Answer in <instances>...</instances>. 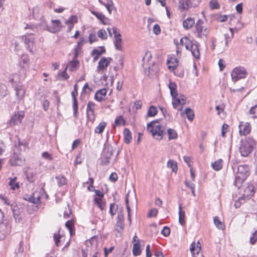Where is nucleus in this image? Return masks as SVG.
<instances>
[{
    "label": "nucleus",
    "instance_id": "obj_1",
    "mask_svg": "<svg viewBox=\"0 0 257 257\" xmlns=\"http://www.w3.org/2000/svg\"><path fill=\"white\" fill-rule=\"evenodd\" d=\"M249 174V168L247 165H240L237 168L235 173L234 185L237 188H240L242 183Z\"/></svg>",
    "mask_w": 257,
    "mask_h": 257
},
{
    "label": "nucleus",
    "instance_id": "obj_2",
    "mask_svg": "<svg viewBox=\"0 0 257 257\" xmlns=\"http://www.w3.org/2000/svg\"><path fill=\"white\" fill-rule=\"evenodd\" d=\"M147 130L152 134V137L157 140H160L163 138L164 130L158 120L152 121L147 124Z\"/></svg>",
    "mask_w": 257,
    "mask_h": 257
},
{
    "label": "nucleus",
    "instance_id": "obj_3",
    "mask_svg": "<svg viewBox=\"0 0 257 257\" xmlns=\"http://www.w3.org/2000/svg\"><path fill=\"white\" fill-rule=\"evenodd\" d=\"M255 146V142L249 137L246 138L244 141H241L239 147V151L241 155L247 157L252 151Z\"/></svg>",
    "mask_w": 257,
    "mask_h": 257
},
{
    "label": "nucleus",
    "instance_id": "obj_4",
    "mask_svg": "<svg viewBox=\"0 0 257 257\" xmlns=\"http://www.w3.org/2000/svg\"><path fill=\"white\" fill-rule=\"evenodd\" d=\"M180 44L182 46H185V48L190 50L193 56L196 59L200 58V52L198 45L194 44L188 37H184L182 38L180 41Z\"/></svg>",
    "mask_w": 257,
    "mask_h": 257
},
{
    "label": "nucleus",
    "instance_id": "obj_5",
    "mask_svg": "<svg viewBox=\"0 0 257 257\" xmlns=\"http://www.w3.org/2000/svg\"><path fill=\"white\" fill-rule=\"evenodd\" d=\"M28 34H25L21 36L22 42L24 43L26 48L32 54L34 53L35 50L36 40L34 36Z\"/></svg>",
    "mask_w": 257,
    "mask_h": 257
},
{
    "label": "nucleus",
    "instance_id": "obj_6",
    "mask_svg": "<svg viewBox=\"0 0 257 257\" xmlns=\"http://www.w3.org/2000/svg\"><path fill=\"white\" fill-rule=\"evenodd\" d=\"M195 27L198 37L202 39L207 38L210 30L204 25V23L202 20L199 19L197 21Z\"/></svg>",
    "mask_w": 257,
    "mask_h": 257
},
{
    "label": "nucleus",
    "instance_id": "obj_7",
    "mask_svg": "<svg viewBox=\"0 0 257 257\" xmlns=\"http://www.w3.org/2000/svg\"><path fill=\"white\" fill-rule=\"evenodd\" d=\"M113 151L114 150L111 146L109 145L105 146L101 161V163L102 165L107 166L110 164Z\"/></svg>",
    "mask_w": 257,
    "mask_h": 257
},
{
    "label": "nucleus",
    "instance_id": "obj_8",
    "mask_svg": "<svg viewBox=\"0 0 257 257\" xmlns=\"http://www.w3.org/2000/svg\"><path fill=\"white\" fill-rule=\"evenodd\" d=\"M247 75V71L243 67H235L231 73V79L234 82H236L239 79L245 78Z\"/></svg>",
    "mask_w": 257,
    "mask_h": 257
},
{
    "label": "nucleus",
    "instance_id": "obj_9",
    "mask_svg": "<svg viewBox=\"0 0 257 257\" xmlns=\"http://www.w3.org/2000/svg\"><path fill=\"white\" fill-rule=\"evenodd\" d=\"M11 164L14 166H21L24 164V159L22 155L19 152V149L16 146L14 150L13 156L10 160Z\"/></svg>",
    "mask_w": 257,
    "mask_h": 257
},
{
    "label": "nucleus",
    "instance_id": "obj_10",
    "mask_svg": "<svg viewBox=\"0 0 257 257\" xmlns=\"http://www.w3.org/2000/svg\"><path fill=\"white\" fill-rule=\"evenodd\" d=\"M186 98L182 94H180L172 98L173 107L178 110H182L183 106L186 103Z\"/></svg>",
    "mask_w": 257,
    "mask_h": 257
},
{
    "label": "nucleus",
    "instance_id": "obj_11",
    "mask_svg": "<svg viewBox=\"0 0 257 257\" xmlns=\"http://www.w3.org/2000/svg\"><path fill=\"white\" fill-rule=\"evenodd\" d=\"M24 116L25 112L23 111L15 112L8 121L9 125L10 126H12L20 124L22 122Z\"/></svg>",
    "mask_w": 257,
    "mask_h": 257
},
{
    "label": "nucleus",
    "instance_id": "obj_12",
    "mask_svg": "<svg viewBox=\"0 0 257 257\" xmlns=\"http://www.w3.org/2000/svg\"><path fill=\"white\" fill-rule=\"evenodd\" d=\"M11 208L13 212V216L17 223H20L22 220V214L23 212V209L20 207L16 204H12Z\"/></svg>",
    "mask_w": 257,
    "mask_h": 257
},
{
    "label": "nucleus",
    "instance_id": "obj_13",
    "mask_svg": "<svg viewBox=\"0 0 257 257\" xmlns=\"http://www.w3.org/2000/svg\"><path fill=\"white\" fill-rule=\"evenodd\" d=\"M45 8L43 6H36L32 9L31 14L30 15V19L39 20L44 17Z\"/></svg>",
    "mask_w": 257,
    "mask_h": 257
},
{
    "label": "nucleus",
    "instance_id": "obj_14",
    "mask_svg": "<svg viewBox=\"0 0 257 257\" xmlns=\"http://www.w3.org/2000/svg\"><path fill=\"white\" fill-rule=\"evenodd\" d=\"M239 133L241 136L249 134L251 131V126L247 122L241 121L238 126Z\"/></svg>",
    "mask_w": 257,
    "mask_h": 257
},
{
    "label": "nucleus",
    "instance_id": "obj_15",
    "mask_svg": "<svg viewBox=\"0 0 257 257\" xmlns=\"http://www.w3.org/2000/svg\"><path fill=\"white\" fill-rule=\"evenodd\" d=\"M78 94L77 92V85L75 84L74 86V90L71 92V95L73 98V107L74 110V115L77 117L78 112V104L76 99V95Z\"/></svg>",
    "mask_w": 257,
    "mask_h": 257
},
{
    "label": "nucleus",
    "instance_id": "obj_16",
    "mask_svg": "<svg viewBox=\"0 0 257 257\" xmlns=\"http://www.w3.org/2000/svg\"><path fill=\"white\" fill-rule=\"evenodd\" d=\"M48 31L55 33L60 31L61 27V23L59 20H52L50 25H49Z\"/></svg>",
    "mask_w": 257,
    "mask_h": 257
},
{
    "label": "nucleus",
    "instance_id": "obj_17",
    "mask_svg": "<svg viewBox=\"0 0 257 257\" xmlns=\"http://www.w3.org/2000/svg\"><path fill=\"white\" fill-rule=\"evenodd\" d=\"M113 34L114 35V44L116 49L121 50V38L120 33H117L116 30L115 28H112Z\"/></svg>",
    "mask_w": 257,
    "mask_h": 257
},
{
    "label": "nucleus",
    "instance_id": "obj_18",
    "mask_svg": "<svg viewBox=\"0 0 257 257\" xmlns=\"http://www.w3.org/2000/svg\"><path fill=\"white\" fill-rule=\"evenodd\" d=\"M111 60H112V58H111L102 57L98 63L97 69L99 70L106 69Z\"/></svg>",
    "mask_w": 257,
    "mask_h": 257
},
{
    "label": "nucleus",
    "instance_id": "obj_19",
    "mask_svg": "<svg viewBox=\"0 0 257 257\" xmlns=\"http://www.w3.org/2000/svg\"><path fill=\"white\" fill-rule=\"evenodd\" d=\"M77 57V54H75L74 59L70 61L66 66V69H68L70 71H74L77 70L79 65V62L76 59Z\"/></svg>",
    "mask_w": 257,
    "mask_h": 257
},
{
    "label": "nucleus",
    "instance_id": "obj_20",
    "mask_svg": "<svg viewBox=\"0 0 257 257\" xmlns=\"http://www.w3.org/2000/svg\"><path fill=\"white\" fill-rule=\"evenodd\" d=\"M201 250V244L199 241L197 243L193 242L191 244L190 251L192 257H195V254H198Z\"/></svg>",
    "mask_w": 257,
    "mask_h": 257
},
{
    "label": "nucleus",
    "instance_id": "obj_21",
    "mask_svg": "<svg viewBox=\"0 0 257 257\" xmlns=\"http://www.w3.org/2000/svg\"><path fill=\"white\" fill-rule=\"evenodd\" d=\"M24 30L26 31L25 34H28L31 33V35L35 36V33L38 32V28L36 25L27 24L24 28Z\"/></svg>",
    "mask_w": 257,
    "mask_h": 257
},
{
    "label": "nucleus",
    "instance_id": "obj_22",
    "mask_svg": "<svg viewBox=\"0 0 257 257\" xmlns=\"http://www.w3.org/2000/svg\"><path fill=\"white\" fill-rule=\"evenodd\" d=\"M195 25V20L191 17H188L183 22V27L186 30L191 29Z\"/></svg>",
    "mask_w": 257,
    "mask_h": 257
},
{
    "label": "nucleus",
    "instance_id": "obj_23",
    "mask_svg": "<svg viewBox=\"0 0 257 257\" xmlns=\"http://www.w3.org/2000/svg\"><path fill=\"white\" fill-rule=\"evenodd\" d=\"M190 4V0H179L178 7L181 11H185L189 8Z\"/></svg>",
    "mask_w": 257,
    "mask_h": 257
},
{
    "label": "nucleus",
    "instance_id": "obj_24",
    "mask_svg": "<svg viewBox=\"0 0 257 257\" xmlns=\"http://www.w3.org/2000/svg\"><path fill=\"white\" fill-rule=\"evenodd\" d=\"M105 52V48L103 46L100 47L99 49H95L92 52V55L93 56L94 61H96L99 57Z\"/></svg>",
    "mask_w": 257,
    "mask_h": 257
},
{
    "label": "nucleus",
    "instance_id": "obj_25",
    "mask_svg": "<svg viewBox=\"0 0 257 257\" xmlns=\"http://www.w3.org/2000/svg\"><path fill=\"white\" fill-rule=\"evenodd\" d=\"M16 95L19 100L22 99L25 94V90L22 85L15 86Z\"/></svg>",
    "mask_w": 257,
    "mask_h": 257
},
{
    "label": "nucleus",
    "instance_id": "obj_26",
    "mask_svg": "<svg viewBox=\"0 0 257 257\" xmlns=\"http://www.w3.org/2000/svg\"><path fill=\"white\" fill-rule=\"evenodd\" d=\"M106 92L107 90L105 88H102L98 90L95 93L94 99L98 101H101L103 99V97L106 95Z\"/></svg>",
    "mask_w": 257,
    "mask_h": 257
},
{
    "label": "nucleus",
    "instance_id": "obj_27",
    "mask_svg": "<svg viewBox=\"0 0 257 257\" xmlns=\"http://www.w3.org/2000/svg\"><path fill=\"white\" fill-rule=\"evenodd\" d=\"M25 174L27 179L30 182H33L35 179V174L33 170L31 168H27L25 172Z\"/></svg>",
    "mask_w": 257,
    "mask_h": 257
},
{
    "label": "nucleus",
    "instance_id": "obj_28",
    "mask_svg": "<svg viewBox=\"0 0 257 257\" xmlns=\"http://www.w3.org/2000/svg\"><path fill=\"white\" fill-rule=\"evenodd\" d=\"M7 226L5 224L0 225V240H4L9 233Z\"/></svg>",
    "mask_w": 257,
    "mask_h": 257
},
{
    "label": "nucleus",
    "instance_id": "obj_29",
    "mask_svg": "<svg viewBox=\"0 0 257 257\" xmlns=\"http://www.w3.org/2000/svg\"><path fill=\"white\" fill-rule=\"evenodd\" d=\"M244 192L242 196L244 198L252 196L254 194V187L252 185H248L244 189Z\"/></svg>",
    "mask_w": 257,
    "mask_h": 257
},
{
    "label": "nucleus",
    "instance_id": "obj_30",
    "mask_svg": "<svg viewBox=\"0 0 257 257\" xmlns=\"http://www.w3.org/2000/svg\"><path fill=\"white\" fill-rule=\"evenodd\" d=\"M123 136H124V142L125 143L128 144L131 143L132 137V133L129 129L125 128L123 131Z\"/></svg>",
    "mask_w": 257,
    "mask_h": 257
},
{
    "label": "nucleus",
    "instance_id": "obj_31",
    "mask_svg": "<svg viewBox=\"0 0 257 257\" xmlns=\"http://www.w3.org/2000/svg\"><path fill=\"white\" fill-rule=\"evenodd\" d=\"M39 20H40V22L37 25H36L37 26V28L39 27L42 30H47L48 31V28L49 26L47 24V21L44 18V16L40 18Z\"/></svg>",
    "mask_w": 257,
    "mask_h": 257
},
{
    "label": "nucleus",
    "instance_id": "obj_32",
    "mask_svg": "<svg viewBox=\"0 0 257 257\" xmlns=\"http://www.w3.org/2000/svg\"><path fill=\"white\" fill-rule=\"evenodd\" d=\"M10 181L9 182V184L11 187V188L13 190H16V189H18L20 187L19 182H17L16 181L17 180V177H15L14 178H10Z\"/></svg>",
    "mask_w": 257,
    "mask_h": 257
},
{
    "label": "nucleus",
    "instance_id": "obj_33",
    "mask_svg": "<svg viewBox=\"0 0 257 257\" xmlns=\"http://www.w3.org/2000/svg\"><path fill=\"white\" fill-rule=\"evenodd\" d=\"M179 208V222L181 225H184L185 224V212L181 209V204H180Z\"/></svg>",
    "mask_w": 257,
    "mask_h": 257
},
{
    "label": "nucleus",
    "instance_id": "obj_34",
    "mask_svg": "<svg viewBox=\"0 0 257 257\" xmlns=\"http://www.w3.org/2000/svg\"><path fill=\"white\" fill-rule=\"evenodd\" d=\"M91 13L95 16L96 17L99 19L103 24H106V21H107L108 19L102 13L95 11H91Z\"/></svg>",
    "mask_w": 257,
    "mask_h": 257
},
{
    "label": "nucleus",
    "instance_id": "obj_35",
    "mask_svg": "<svg viewBox=\"0 0 257 257\" xmlns=\"http://www.w3.org/2000/svg\"><path fill=\"white\" fill-rule=\"evenodd\" d=\"M133 253L135 256H138L141 254V249H140L139 240H138L137 242L134 243L133 248Z\"/></svg>",
    "mask_w": 257,
    "mask_h": 257
},
{
    "label": "nucleus",
    "instance_id": "obj_36",
    "mask_svg": "<svg viewBox=\"0 0 257 257\" xmlns=\"http://www.w3.org/2000/svg\"><path fill=\"white\" fill-rule=\"evenodd\" d=\"M107 123L104 121L100 122L99 124L95 128L94 132L96 134H101L105 127L106 126Z\"/></svg>",
    "mask_w": 257,
    "mask_h": 257
},
{
    "label": "nucleus",
    "instance_id": "obj_37",
    "mask_svg": "<svg viewBox=\"0 0 257 257\" xmlns=\"http://www.w3.org/2000/svg\"><path fill=\"white\" fill-rule=\"evenodd\" d=\"M167 134L168 136V140L169 141L176 139L178 137V134L176 131L173 128H168Z\"/></svg>",
    "mask_w": 257,
    "mask_h": 257
},
{
    "label": "nucleus",
    "instance_id": "obj_38",
    "mask_svg": "<svg viewBox=\"0 0 257 257\" xmlns=\"http://www.w3.org/2000/svg\"><path fill=\"white\" fill-rule=\"evenodd\" d=\"M167 167L171 168L173 172H177L178 170V167L176 162L172 160H169L167 162Z\"/></svg>",
    "mask_w": 257,
    "mask_h": 257
},
{
    "label": "nucleus",
    "instance_id": "obj_39",
    "mask_svg": "<svg viewBox=\"0 0 257 257\" xmlns=\"http://www.w3.org/2000/svg\"><path fill=\"white\" fill-rule=\"evenodd\" d=\"M211 166L214 170H220L222 167V160L219 159L211 164Z\"/></svg>",
    "mask_w": 257,
    "mask_h": 257
},
{
    "label": "nucleus",
    "instance_id": "obj_40",
    "mask_svg": "<svg viewBox=\"0 0 257 257\" xmlns=\"http://www.w3.org/2000/svg\"><path fill=\"white\" fill-rule=\"evenodd\" d=\"M8 88L7 86L0 83V98L5 97L7 95Z\"/></svg>",
    "mask_w": 257,
    "mask_h": 257
},
{
    "label": "nucleus",
    "instance_id": "obj_41",
    "mask_svg": "<svg viewBox=\"0 0 257 257\" xmlns=\"http://www.w3.org/2000/svg\"><path fill=\"white\" fill-rule=\"evenodd\" d=\"M213 221L217 228L222 230L224 229L225 226L223 225L222 222L219 220V218L218 216H215L214 217Z\"/></svg>",
    "mask_w": 257,
    "mask_h": 257
},
{
    "label": "nucleus",
    "instance_id": "obj_42",
    "mask_svg": "<svg viewBox=\"0 0 257 257\" xmlns=\"http://www.w3.org/2000/svg\"><path fill=\"white\" fill-rule=\"evenodd\" d=\"M40 193L38 191H35L30 199L33 203H38L40 202Z\"/></svg>",
    "mask_w": 257,
    "mask_h": 257
},
{
    "label": "nucleus",
    "instance_id": "obj_43",
    "mask_svg": "<svg viewBox=\"0 0 257 257\" xmlns=\"http://www.w3.org/2000/svg\"><path fill=\"white\" fill-rule=\"evenodd\" d=\"M56 179L57 180V185L59 187L64 185L66 184V179L63 176H57L56 177Z\"/></svg>",
    "mask_w": 257,
    "mask_h": 257
},
{
    "label": "nucleus",
    "instance_id": "obj_44",
    "mask_svg": "<svg viewBox=\"0 0 257 257\" xmlns=\"http://www.w3.org/2000/svg\"><path fill=\"white\" fill-rule=\"evenodd\" d=\"M185 113L188 120H192L194 119V113L193 111L191 108L189 107L185 109Z\"/></svg>",
    "mask_w": 257,
    "mask_h": 257
},
{
    "label": "nucleus",
    "instance_id": "obj_45",
    "mask_svg": "<svg viewBox=\"0 0 257 257\" xmlns=\"http://www.w3.org/2000/svg\"><path fill=\"white\" fill-rule=\"evenodd\" d=\"M109 14H111L112 10L114 8V4L111 0H107L104 6Z\"/></svg>",
    "mask_w": 257,
    "mask_h": 257
},
{
    "label": "nucleus",
    "instance_id": "obj_46",
    "mask_svg": "<svg viewBox=\"0 0 257 257\" xmlns=\"http://www.w3.org/2000/svg\"><path fill=\"white\" fill-rule=\"evenodd\" d=\"M66 227L69 229L70 235L72 236L74 233L73 226L74 223L72 220L67 221L65 223Z\"/></svg>",
    "mask_w": 257,
    "mask_h": 257
},
{
    "label": "nucleus",
    "instance_id": "obj_47",
    "mask_svg": "<svg viewBox=\"0 0 257 257\" xmlns=\"http://www.w3.org/2000/svg\"><path fill=\"white\" fill-rule=\"evenodd\" d=\"M117 209V205L115 204V203H111L110 204L109 212L111 216H113L115 214Z\"/></svg>",
    "mask_w": 257,
    "mask_h": 257
},
{
    "label": "nucleus",
    "instance_id": "obj_48",
    "mask_svg": "<svg viewBox=\"0 0 257 257\" xmlns=\"http://www.w3.org/2000/svg\"><path fill=\"white\" fill-rule=\"evenodd\" d=\"M157 108L154 106H151L148 111V116L152 117L155 116L157 113Z\"/></svg>",
    "mask_w": 257,
    "mask_h": 257
},
{
    "label": "nucleus",
    "instance_id": "obj_49",
    "mask_svg": "<svg viewBox=\"0 0 257 257\" xmlns=\"http://www.w3.org/2000/svg\"><path fill=\"white\" fill-rule=\"evenodd\" d=\"M94 201L95 203L101 210L104 209L105 206V202L102 200V199H94Z\"/></svg>",
    "mask_w": 257,
    "mask_h": 257
},
{
    "label": "nucleus",
    "instance_id": "obj_50",
    "mask_svg": "<svg viewBox=\"0 0 257 257\" xmlns=\"http://www.w3.org/2000/svg\"><path fill=\"white\" fill-rule=\"evenodd\" d=\"M167 63H168V68L170 69V70H174L176 67L177 66H178V60L175 59H174V62H172L171 61H169L168 60L167 61Z\"/></svg>",
    "mask_w": 257,
    "mask_h": 257
},
{
    "label": "nucleus",
    "instance_id": "obj_51",
    "mask_svg": "<svg viewBox=\"0 0 257 257\" xmlns=\"http://www.w3.org/2000/svg\"><path fill=\"white\" fill-rule=\"evenodd\" d=\"M249 114L251 115L252 118L257 117V104L252 106L249 111Z\"/></svg>",
    "mask_w": 257,
    "mask_h": 257
},
{
    "label": "nucleus",
    "instance_id": "obj_52",
    "mask_svg": "<svg viewBox=\"0 0 257 257\" xmlns=\"http://www.w3.org/2000/svg\"><path fill=\"white\" fill-rule=\"evenodd\" d=\"M229 30H230V31L231 32V36H230L228 34H225L224 35V38H225V45H227L228 42H229L231 40V39L233 37V29L230 28L229 29Z\"/></svg>",
    "mask_w": 257,
    "mask_h": 257
},
{
    "label": "nucleus",
    "instance_id": "obj_53",
    "mask_svg": "<svg viewBox=\"0 0 257 257\" xmlns=\"http://www.w3.org/2000/svg\"><path fill=\"white\" fill-rule=\"evenodd\" d=\"M97 36L102 40H106L107 38L105 30L103 29L99 30L97 32Z\"/></svg>",
    "mask_w": 257,
    "mask_h": 257
},
{
    "label": "nucleus",
    "instance_id": "obj_54",
    "mask_svg": "<svg viewBox=\"0 0 257 257\" xmlns=\"http://www.w3.org/2000/svg\"><path fill=\"white\" fill-rule=\"evenodd\" d=\"M209 7L211 9H218L219 8V4L217 0H211L209 2Z\"/></svg>",
    "mask_w": 257,
    "mask_h": 257
},
{
    "label": "nucleus",
    "instance_id": "obj_55",
    "mask_svg": "<svg viewBox=\"0 0 257 257\" xmlns=\"http://www.w3.org/2000/svg\"><path fill=\"white\" fill-rule=\"evenodd\" d=\"M114 123L117 125H120L121 124L124 125L125 121L123 117L120 115L115 118Z\"/></svg>",
    "mask_w": 257,
    "mask_h": 257
},
{
    "label": "nucleus",
    "instance_id": "obj_56",
    "mask_svg": "<svg viewBox=\"0 0 257 257\" xmlns=\"http://www.w3.org/2000/svg\"><path fill=\"white\" fill-rule=\"evenodd\" d=\"M77 17L75 15L71 16L66 22L67 24H72L77 22Z\"/></svg>",
    "mask_w": 257,
    "mask_h": 257
},
{
    "label": "nucleus",
    "instance_id": "obj_57",
    "mask_svg": "<svg viewBox=\"0 0 257 257\" xmlns=\"http://www.w3.org/2000/svg\"><path fill=\"white\" fill-rule=\"evenodd\" d=\"M115 229L120 233L123 229V222H116Z\"/></svg>",
    "mask_w": 257,
    "mask_h": 257
},
{
    "label": "nucleus",
    "instance_id": "obj_58",
    "mask_svg": "<svg viewBox=\"0 0 257 257\" xmlns=\"http://www.w3.org/2000/svg\"><path fill=\"white\" fill-rule=\"evenodd\" d=\"M257 241V230L254 231L250 237L249 242L251 244H254Z\"/></svg>",
    "mask_w": 257,
    "mask_h": 257
},
{
    "label": "nucleus",
    "instance_id": "obj_59",
    "mask_svg": "<svg viewBox=\"0 0 257 257\" xmlns=\"http://www.w3.org/2000/svg\"><path fill=\"white\" fill-rule=\"evenodd\" d=\"M42 157L45 160L48 161H52L53 159L52 154L47 152H44L42 154Z\"/></svg>",
    "mask_w": 257,
    "mask_h": 257
},
{
    "label": "nucleus",
    "instance_id": "obj_60",
    "mask_svg": "<svg viewBox=\"0 0 257 257\" xmlns=\"http://www.w3.org/2000/svg\"><path fill=\"white\" fill-rule=\"evenodd\" d=\"M124 221V215L123 213L122 208H121L120 210H119L117 216V222H123Z\"/></svg>",
    "mask_w": 257,
    "mask_h": 257
},
{
    "label": "nucleus",
    "instance_id": "obj_61",
    "mask_svg": "<svg viewBox=\"0 0 257 257\" xmlns=\"http://www.w3.org/2000/svg\"><path fill=\"white\" fill-rule=\"evenodd\" d=\"M159 69L158 65H155L153 63L152 66H149V71L151 74H155L159 71Z\"/></svg>",
    "mask_w": 257,
    "mask_h": 257
},
{
    "label": "nucleus",
    "instance_id": "obj_62",
    "mask_svg": "<svg viewBox=\"0 0 257 257\" xmlns=\"http://www.w3.org/2000/svg\"><path fill=\"white\" fill-rule=\"evenodd\" d=\"M87 116L88 119L91 122H93L94 120L95 117L94 115V111H87Z\"/></svg>",
    "mask_w": 257,
    "mask_h": 257
},
{
    "label": "nucleus",
    "instance_id": "obj_63",
    "mask_svg": "<svg viewBox=\"0 0 257 257\" xmlns=\"http://www.w3.org/2000/svg\"><path fill=\"white\" fill-rule=\"evenodd\" d=\"M162 234L165 236H168L170 233V229L167 226L164 227L161 231Z\"/></svg>",
    "mask_w": 257,
    "mask_h": 257
},
{
    "label": "nucleus",
    "instance_id": "obj_64",
    "mask_svg": "<svg viewBox=\"0 0 257 257\" xmlns=\"http://www.w3.org/2000/svg\"><path fill=\"white\" fill-rule=\"evenodd\" d=\"M152 54L150 52L147 51L145 56L143 58V60L144 61H147L148 62L152 59Z\"/></svg>",
    "mask_w": 257,
    "mask_h": 257
}]
</instances>
